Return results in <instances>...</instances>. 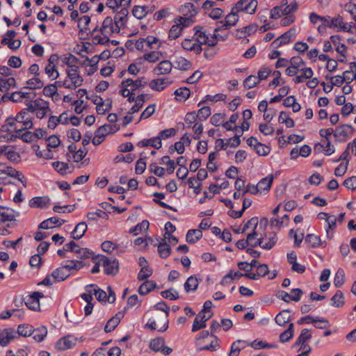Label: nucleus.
<instances>
[{
  "label": "nucleus",
  "instance_id": "nucleus-63",
  "mask_svg": "<svg viewBox=\"0 0 356 356\" xmlns=\"http://www.w3.org/2000/svg\"><path fill=\"white\" fill-rule=\"evenodd\" d=\"M161 296L164 298H167V299H170V300H177L179 298L177 291L173 289H170L168 290L162 291Z\"/></svg>",
  "mask_w": 356,
  "mask_h": 356
},
{
  "label": "nucleus",
  "instance_id": "nucleus-60",
  "mask_svg": "<svg viewBox=\"0 0 356 356\" xmlns=\"http://www.w3.org/2000/svg\"><path fill=\"white\" fill-rule=\"evenodd\" d=\"M313 324L315 327L318 329H325L327 328L330 325L329 322L325 318H320L318 317H315L313 320Z\"/></svg>",
  "mask_w": 356,
  "mask_h": 356
},
{
  "label": "nucleus",
  "instance_id": "nucleus-26",
  "mask_svg": "<svg viewBox=\"0 0 356 356\" xmlns=\"http://www.w3.org/2000/svg\"><path fill=\"white\" fill-rule=\"evenodd\" d=\"M290 310L284 309L281 311L275 318L276 323L282 327L285 326V325L289 321L290 316H289Z\"/></svg>",
  "mask_w": 356,
  "mask_h": 356
},
{
  "label": "nucleus",
  "instance_id": "nucleus-40",
  "mask_svg": "<svg viewBox=\"0 0 356 356\" xmlns=\"http://www.w3.org/2000/svg\"><path fill=\"white\" fill-rule=\"evenodd\" d=\"M332 305L336 307H341L344 305V296L343 293L338 290L331 298Z\"/></svg>",
  "mask_w": 356,
  "mask_h": 356
},
{
  "label": "nucleus",
  "instance_id": "nucleus-43",
  "mask_svg": "<svg viewBox=\"0 0 356 356\" xmlns=\"http://www.w3.org/2000/svg\"><path fill=\"white\" fill-rule=\"evenodd\" d=\"M79 59L74 55L70 54L69 56L65 57L63 58V63L67 65L66 69H74L79 68V66L76 65Z\"/></svg>",
  "mask_w": 356,
  "mask_h": 356
},
{
  "label": "nucleus",
  "instance_id": "nucleus-56",
  "mask_svg": "<svg viewBox=\"0 0 356 356\" xmlns=\"http://www.w3.org/2000/svg\"><path fill=\"white\" fill-rule=\"evenodd\" d=\"M161 163L168 164L167 172L169 174H172L174 172L175 169V162L173 160H171L168 156H163L161 159Z\"/></svg>",
  "mask_w": 356,
  "mask_h": 356
},
{
  "label": "nucleus",
  "instance_id": "nucleus-14",
  "mask_svg": "<svg viewBox=\"0 0 356 356\" xmlns=\"http://www.w3.org/2000/svg\"><path fill=\"white\" fill-rule=\"evenodd\" d=\"M295 29H291L283 35L277 38L276 40H275L272 42L271 46H273L274 48H277L283 44H288L290 42L291 38L295 35Z\"/></svg>",
  "mask_w": 356,
  "mask_h": 356
},
{
  "label": "nucleus",
  "instance_id": "nucleus-29",
  "mask_svg": "<svg viewBox=\"0 0 356 356\" xmlns=\"http://www.w3.org/2000/svg\"><path fill=\"white\" fill-rule=\"evenodd\" d=\"M330 27H339L344 31L350 33V29L353 27V25H350V27H348L343 23L342 17L338 15L337 17L331 19Z\"/></svg>",
  "mask_w": 356,
  "mask_h": 356
},
{
  "label": "nucleus",
  "instance_id": "nucleus-31",
  "mask_svg": "<svg viewBox=\"0 0 356 356\" xmlns=\"http://www.w3.org/2000/svg\"><path fill=\"white\" fill-rule=\"evenodd\" d=\"M47 328L44 326H41L35 330L32 329L31 336L35 341L40 342L44 339V337L47 336Z\"/></svg>",
  "mask_w": 356,
  "mask_h": 356
},
{
  "label": "nucleus",
  "instance_id": "nucleus-11",
  "mask_svg": "<svg viewBox=\"0 0 356 356\" xmlns=\"http://www.w3.org/2000/svg\"><path fill=\"white\" fill-rule=\"evenodd\" d=\"M102 35H111L114 33H119V31H115V24L111 17H106L102 23V26L99 29Z\"/></svg>",
  "mask_w": 356,
  "mask_h": 356
},
{
  "label": "nucleus",
  "instance_id": "nucleus-9",
  "mask_svg": "<svg viewBox=\"0 0 356 356\" xmlns=\"http://www.w3.org/2000/svg\"><path fill=\"white\" fill-rule=\"evenodd\" d=\"M263 231H261V238L262 239V243L261 248L265 250H270L277 243L276 234L273 232L265 233L264 235L261 234Z\"/></svg>",
  "mask_w": 356,
  "mask_h": 356
},
{
  "label": "nucleus",
  "instance_id": "nucleus-58",
  "mask_svg": "<svg viewBox=\"0 0 356 356\" xmlns=\"http://www.w3.org/2000/svg\"><path fill=\"white\" fill-rule=\"evenodd\" d=\"M17 333L23 337L31 336L32 327L29 325H20L17 327Z\"/></svg>",
  "mask_w": 356,
  "mask_h": 356
},
{
  "label": "nucleus",
  "instance_id": "nucleus-24",
  "mask_svg": "<svg viewBox=\"0 0 356 356\" xmlns=\"http://www.w3.org/2000/svg\"><path fill=\"white\" fill-rule=\"evenodd\" d=\"M138 145L140 147L152 146L157 149L162 146L161 137H154L149 139L143 140L138 142Z\"/></svg>",
  "mask_w": 356,
  "mask_h": 356
},
{
  "label": "nucleus",
  "instance_id": "nucleus-48",
  "mask_svg": "<svg viewBox=\"0 0 356 356\" xmlns=\"http://www.w3.org/2000/svg\"><path fill=\"white\" fill-rule=\"evenodd\" d=\"M1 42L2 44H6L10 49L14 50L17 49L21 44V41L19 40H13L6 37H4L1 40Z\"/></svg>",
  "mask_w": 356,
  "mask_h": 356
},
{
  "label": "nucleus",
  "instance_id": "nucleus-7",
  "mask_svg": "<svg viewBox=\"0 0 356 356\" xmlns=\"http://www.w3.org/2000/svg\"><path fill=\"white\" fill-rule=\"evenodd\" d=\"M238 13V11L234 10V7H233L230 13H229L226 16L225 21L220 22V24H222V25L216 28L214 32L216 33L222 29H229L232 26L236 25L238 20V17L237 15Z\"/></svg>",
  "mask_w": 356,
  "mask_h": 356
},
{
  "label": "nucleus",
  "instance_id": "nucleus-59",
  "mask_svg": "<svg viewBox=\"0 0 356 356\" xmlns=\"http://www.w3.org/2000/svg\"><path fill=\"white\" fill-rule=\"evenodd\" d=\"M155 109H156V104H153L149 105L141 113L140 120L147 119L149 117H151L155 112Z\"/></svg>",
  "mask_w": 356,
  "mask_h": 356
},
{
  "label": "nucleus",
  "instance_id": "nucleus-1",
  "mask_svg": "<svg viewBox=\"0 0 356 356\" xmlns=\"http://www.w3.org/2000/svg\"><path fill=\"white\" fill-rule=\"evenodd\" d=\"M268 224V220L266 218H262L259 224L257 217L252 218L244 225L241 233H245L248 230L250 232L247 234L248 245L252 248L260 246L262 243L261 238V231H264Z\"/></svg>",
  "mask_w": 356,
  "mask_h": 356
},
{
  "label": "nucleus",
  "instance_id": "nucleus-28",
  "mask_svg": "<svg viewBox=\"0 0 356 356\" xmlns=\"http://www.w3.org/2000/svg\"><path fill=\"white\" fill-rule=\"evenodd\" d=\"M15 83V79L13 77L3 78L0 76V91L6 92L11 87H14Z\"/></svg>",
  "mask_w": 356,
  "mask_h": 356
},
{
  "label": "nucleus",
  "instance_id": "nucleus-12",
  "mask_svg": "<svg viewBox=\"0 0 356 356\" xmlns=\"http://www.w3.org/2000/svg\"><path fill=\"white\" fill-rule=\"evenodd\" d=\"M76 339L72 335H67L60 339L56 343V348L59 350H65L73 347Z\"/></svg>",
  "mask_w": 356,
  "mask_h": 356
},
{
  "label": "nucleus",
  "instance_id": "nucleus-32",
  "mask_svg": "<svg viewBox=\"0 0 356 356\" xmlns=\"http://www.w3.org/2000/svg\"><path fill=\"white\" fill-rule=\"evenodd\" d=\"M202 236V233L200 229H191L186 234V240L189 243H194Z\"/></svg>",
  "mask_w": 356,
  "mask_h": 356
},
{
  "label": "nucleus",
  "instance_id": "nucleus-55",
  "mask_svg": "<svg viewBox=\"0 0 356 356\" xmlns=\"http://www.w3.org/2000/svg\"><path fill=\"white\" fill-rule=\"evenodd\" d=\"M164 345V340L161 338L152 339L149 343V348L154 351L161 350Z\"/></svg>",
  "mask_w": 356,
  "mask_h": 356
},
{
  "label": "nucleus",
  "instance_id": "nucleus-25",
  "mask_svg": "<svg viewBox=\"0 0 356 356\" xmlns=\"http://www.w3.org/2000/svg\"><path fill=\"white\" fill-rule=\"evenodd\" d=\"M299 72H301V74L293 79L296 83H303L306 79H311L314 74L311 67L301 68Z\"/></svg>",
  "mask_w": 356,
  "mask_h": 356
},
{
  "label": "nucleus",
  "instance_id": "nucleus-42",
  "mask_svg": "<svg viewBox=\"0 0 356 356\" xmlns=\"http://www.w3.org/2000/svg\"><path fill=\"white\" fill-rule=\"evenodd\" d=\"M278 121L280 123L285 124L286 127L288 128L293 127L295 124L293 120L289 118L288 114L284 111H282L280 113Z\"/></svg>",
  "mask_w": 356,
  "mask_h": 356
},
{
  "label": "nucleus",
  "instance_id": "nucleus-21",
  "mask_svg": "<svg viewBox=\"0 0 356 356\" xmlns=\"http://www.w3.org/2000/svg\"><path fill=\"white\" fill-rule=\"evenodd\" d=\"M15 334L11 329L0 330V345L6 346L15 337Z\"/></svg>",
  "mask_w": 356,
  "mask_h": 356
},
{
  "label": "nucleus",
  "instance_id": "nucleus-50",
  "mask_svg": "<svg viewBox=\"0 0 356 356\" xmlns=\"http://www.w3.org/2000/svg\"><path fill=\"white\" fill-rule=\"evenodd\" d=\"M356 78V74L353 75L352 78L343 77L342 76L338 75L334 77L333 80L331 81V83L334 86H340L343 82L350 83Z\"/></svg>",
  "mask_w": 356,
  "mask_h": 356
},
{
  "label": "nucleus",
  "instance_id": "nucleus-5",
  "mask_svg": "<svg viewBox=\"0 0 356 356\" xmlns=\"http://www.w3.org/2000/svg\"><path fill=\"white\" fill-rule=\"evenodd\" d=\"M99 263L104 268V271L106 275H115L118 272L119 264L116 259H110L106 256H99Z\"/></svg>",
  "mask_w": 356,
  "mask_h": 356
},
{
  "label": "nucleus",
  "instance_id": "nucleus-38",
  "mask_svg": "<svg viewBox=\"0 0 356 356\" xmlns=\"http://www.w3.org/2000/svg\"><path fill=\"white\" fill-rule=\"evenodd\" d=\"M198 286V280L195 276H191L184 284L186 292L195 291Z\"/></svg>",
  "mask_w": 356,
  "mask_h": 356
},
{
  "label": "nucleus",
  "instance_id": "nucleus-54",
  "mask_svg": "<svg viewBox=\"0 0 356 356\" xmlns=\"http://www.w3.org/2000/svg\"><path fill=\"white\" fill-rule=\"evenodd\" d=\"M345 281V273L343 270L339 269L335 274L334 279V284L336 287L341 286Z\"/></svg>",
  "mask_w": 356,
  "mask_h": 356
},
{
  "label": "nucleus",
  "instance_id": "nucleus-18",
  "mask_svg": "<svg viewBox=\"0 0 356 356\" xmlns=\"http://www.w3.org/2000/svg\"><path fill=\"white\" fill-rule=\"evenodd\" d=\"M122 85L124 86H129L131 92H134L137 89L144 87L146 85V81L144 78H139L135 81L127 79L122 81Z\"/></svg>",
  "mask_w": 356,
  "mask_h": 356
},
{
  "label": "nucleus",
  "instance_id": "nucleus-44",
  "mask_svg": "<svg viewBox=\"0 0 356 356\" xmlns=\"http://www.w3.org/2000/svg\"><path fill=\"white\" fill-rule=\"evenodd\" d=\"M149 222L147 220H143L140 224L131 227L129 229V233L137 235L139 232L147 230L149 228Z\"/></svg>",
  "mask_w": 356,
  "mask_h": 356
},
{
  "label": "nucleus",
  "instance_id": "nucleus-36",
  "mask_svg": "<svg viewBox=\"0 0 356 356\" xmlns=\"http://www.w3.org/2000/svg\"><path fill=\"white\" fill-rule=\"evenodd\" d=\"M353 127L348 124L337 127L334 131L335 137H346L352 132Z\"/></svg>",
  "mask_w": 356,
  "mask_h": 356
},
{
  "label": "nucleus",
  "instance_id": "nucleus-8",
  "mask_svg": "<svg viewBox=\"0 0 356 356\" xmlns=\"http://www.w3.org/2000/svg\"><path fill=\"white\" fill-rule=\"evenodd\" d=\"M58 57L56 54H52L48 60V64L44 68L45 73L52 80L56 79L59 76V73L56 67L55 63Z\"/></svg>",
  "mask_w": 356,
  "mask_h": 356
},
{
  "label": "nucleus",
  "instance_id": "nucleus-22",
  "mask_svg": "<svg viewBox=\"0 0 356 356\" xmlns=\"http://www.w3.org/2000/svg\"><path fill=\"white\" fill-rule=\"evenodd\" d=\"M65 222V220H60L56 217H52L45 220H43L39 225L40 229H48L54 227L56 225L60 226Z\"/></svg>",
  "mask_w": 356,
  "mask_h": 356
},
{
  "label": "nucleus",
  "instance_id": "nucleus-30",
  "mask_svg": "<svg viewBox=\"0 0 356 356\" xmlns=\"http://www.w3.org/2000/svg\"><path fill=\"white\" fill-rule=\"evenodd\" d=\"M87 225L84 222L78 223L72 232V238L74 239L82 238L87 230Z\"/></svg>",
  "mask_w": 356,
  "mask_h": 356
},
{
  "label": "nucleus",
  "instance_id": "nucleus-34",
  "mask_svg": "<svg viewBox=\"0 0 356 356\" xmlns=\"http://www.w3.org/2000/svg\"><path fill=\"white\" fill-rule=\"evenodd\" d=\"M195 35L197 38V42L200 44H206L208 35L206 33V31L204 30V28L202 26H195L194 28Z\"/></svg>",
  "mask_w": 356,
  "mask_h": 356
},
{
  "label": "nucleus",
  "instance_id": "nucleus-51",
  "mask_svg": "<svg viewBox=\"0 0 356 356\" xmlns=\"http://www.w3.org/2000/svg\"><path fill=\"white\" fill-rule=\"evenodd\" d=\"M58 86V84L57 83V81H56L54 83L49 84L47 86H45L43 88V94L47 97H53L55 95H58L57 93V87Z\"/></svg>",
  "mask_w": 356,
  "mask_h": 356
},
{
  "label": "nucleus",
  "instance_id": "nucleus-39",
  "mask_svg": "<svg viewBox=\"0 0 356 356\" xmlns=\"http://www.w3.org/2000/svg\"><path fill=\"white\" fill-rule=\"evenodd\" d=\"M156 285V283L154 282L146 281L140 286L138 293L142 296L146 295L154 289Z\"/></svg>",
  "mask_w": 356,
  "mask_h": 356
},
{
  "label": "nucleus",
  "instance_id": "nucleus-6",
  "mask_svg": "<svg viewBox=\"0 0 356 356\" xmlns=\"http://www.w3.org/2000/svg\"><path fill=\"white\" fill-rule=\"evenodd\" d=\"M234 7L238 12L244 11L252 15L256 11L257 1V0H239Z\"/></svg>",
  "mask_w": 356,
  "mask_h": 356
},
{
  "label": "nucleus",
  "instance_id": "nucleus-16",
  "mask_svg": "<svg viewBox=\"0 0 356 356\" xmlns=\"http://www.w3.org/2000/svg\"><path fill=\"white\" fill-rule=\"evenodd\" d=\"M128 13L127 8H122L121 10L115 15L113 21L115 24V31H120L121 28L124 26Z\"/></svg>",
  "mask_w": 356,
  "mask_h": 356
},
{
  "label": "nucleus",
  "instance_id": "nucleus-45",
  "mask_svg": "<svg viewBox=\"0 0 356 356\" xmlns=\"http://www.w3.org/2000/svg\"><path fill=\"white\" fill-rule=\"evenodd\" d=\"M259 83V80L256 76L250 75L243 81V86L245 89H250Z\"/></svg>",
  "mask_w": 356,
  "mask_h": 356
},
{
  "label": "nucleus",
  "instance_id": "nucleus-15",
  "mask_svg": "<svg viewBox=\"0 0 356 356\" xmlns=\"http://www.w3.org/2000/svg\"><path fill=\"white\" fill-rule=\"evenodd\" d=\"M211 317V314L208 316L204 314V312H200L196 316L192 326V332H196L201 328L206 327V322Z\"/></svg>",
  "mask_w": 356,
  "mask_h": 356
},
{
  "label": "nucleus",
  "instance_id": "nucleus-47",
  "mask_svg": "<svg viewBox=\"0 0 356 356\" xmlns=\"http://www.w3.org/2000/svg\"><path fill=\"white\" fill-rule=\"evenodd\" d=\"M5 156L6 159H8L9 161L13 162H18L19 161V154L18 152H17L13 147L10 146H8V149L6 150Z\"/></svg>",
  "mask_w": 356,
  "mask_h": 356
},
{
  "label": "nucleus",
  "instance_id": "nucleus-53",
  "mask_svg": "<svg viewBox=\"0 0 356 356\" xmlns=\"http://www.w3.org/2000/svg\"><path fill=\"white\" fill-rule=\"evenodd\" d=\"M161 56L162 54L159 51H152L144 54L143 58L149 63H155L161 58Z\"/></svg>",
  "mask_w": 356,
  "mask_h": 356
},
{
  "label": "nucleus",
  "instance_id": "nucleus-49",
  "mask_svg": "<svg viewBox=\"0 0 356 356\" xmlns=\"http://www.w3.org/2000/svg\"><path fill=\"white\" fill-rule=\"evenodd\" d=\"M26 83L28 86L24 88H29L32 90L41 88L44 85L43 82L38 77L30 79L26 81Z\"/></svg>",
  "mask_w": 356,
  "mask_h": 356
},
{
  "label": "nucleus",
  "instance_id": "nucleus-61",
  "mask_svg": "<svg viewBox=\"0 0 356 356\" xmlns=\"http://www.w3.org/2000/svg\"><path fill=\"white\" fill-rule=\"evenodd\" d=\"M132 13L134 16L138 19H143L147 15V11L144 6H135Z\"/></svg>",
  "mask_w": 356,
  "mask_h": 356
},
{
  "label": "nucleus",
  "instance_id": "nucleus-3",
  "mask_svg": "<svg viewBox=\"0 0 356 356\" xmlns=\"http://www.w3.org/2000/svg\"><path fill=\"white\" fill-rule=\"evenodd\" d=\"M67 79L64 81H58V87L74 90L81 86L83 79L80 75L79 67L74 69H66Z\"/></svg>",
  "mask_w": 356,
  "mask_h": 356
},
{
  "label": "nucleus",
  "instance_id": "nucleus-13",
  "mask_svg": "<svg viewBox=\"0 0 356 356\" xmlns=\"http://www.w3.org/2000/svg\"><path fill=\"white\" fill-rule=\"evenodd\" d=\"M172 82L169 78L154 79L148 83V86L154 91H162Z\"/></svg>",
  "mask_w": 356,
  "mask_h": 356
},
{
  "label": "nucleus",
  "instance_id": "nucleus-41",
  "mask_svg": "<svg viewBox=\"0 0 356 356\" xmlns=\"http://www.w3.org/2000/svg\"><path fill=\"white\" fill-rule=\"evenodd\" d=\"M250 346L256 350L264 349V348H271L276 347V345L270 344L266 341L262 340L255 339L252 342L250 343Z\"/></svg>",
  "mask_w": 356,
  "mask_h": 356
},
{
  "label": "nucleus",
  "instance_id": "nucleus-33",
  "mask_svg": "<svg viewBox=\"0 0 356 356\" xmlns=\"http://www.w3.org/2000/svg\"><path fill=\"white\" fill-rule=\"evenodd\" d=\"M158 252L161 258H167L171 253V248L165 239L158 245Z\"/></svg>",
  "mask_w": 356,
  "mask_h": 356
},
{
  "label": "nucleus",
  "instance_id": "nucleus-23",
  "mask_svg": "<svg viewBox=\"0 0 356 356\" xmlns=\"http://www.w3.org/2000/svg\"><path fill=\"white\" fill-rule=\"evenodd\" d=\"M51 276L53 277L54 282H57L67 279L70 276V273L67 270L66 268H65V266H63L54 270L51 273Z\"/></svg>",
  "mask_w": 356,
  "mask_h": 356
},
{
  "label": "nucleus",
  "instance_id": "nucleus-10",
  "mask_svg": "<svg viewBox=\"0 0 356 356\" xmlns=\"http://www.w3.org/2000/svg\"><path fill=\"white\" fill-rule=\"evenodd\" d=\"M43 296L44 295L41 292H34L28 297L24 303L29 309L33 311H38L40 310L39 299Z\"/></svg>",
  "mask_w": 356,
  "mask_h": 356
},
{
  "label": "nucleus",
  "instance_id": "nucleus-57",
  "mask_svg": "<svg viewBox=\"0 0 356 356\" xmlns=\"http://www.w3.org/2000/svg\"><path fill=\"white\" fill-rule=\"evenodd\" d=\"M305 243H307L310 247L314 248L320 245L321 239L318 236L308 234L306 236Z\"/></svg>",
  "mask_w": 356,
  "mask_h": 356
},
{
  "label": "nucleus",
  "instance_id": "nucleus-46",
  "mask_svg": "<svg viewBox=\"0 0 356 356\" xmlns=\"http://www.w3.org/2000/svg\"><path fill=\"white\" fill-rule=\"evenodd\" d=\"M183 29L182 28L177 24L175 23L172 26L169 31L168 37L170 40H175L180 36L181 34Z\"/></svg>",
  "mask_w": 356,
  "mask_h": 356
},
{
  "label": "nucleus",
  "instance_id": "nucleus-27",
  "mask_svg": "<svg viewBox=\"0 0 356 356\" xmlns=\"http://www.w3.org/2000/svg\"><path fill=\"white\" fill-rule=\"evenodd\" d=\"M191 63L184 57L178 56L175 60V67L180 70H188L191 68Z\"/></svg>",
  "mask_w": 356,
  "mask_h": 356
},
{
  "label": "nucleus",
  "instance_id": "nucleus-35",
  "mask_svg": "<svg viewBox=\"0 0 356 356\" xmlns=\"http://www.w3.org/2000/svg\"><path fill=\"white\" fill-rule=\"evenodd\" d=\"M273 179L274 176L273 175H270L266 177L261 179L257 184L260 191H268L271 187Z\"/></svg>",
  "mask_w": 356,
  "mask_h": 356
},
{
  "label": "nucleus",
  "instance_id": "nucleus-64",
  "mask_svg": "<svg viewBox=\"0 0 356 356\" xmlns=\"http://www.w3.org/2000/svg\"><path fill=\"white\" fill-rule=\"evenodd\" d=\"M298 6V3L296 1H293L284 8L282 9V14L283 15H291V14L297 10Z\"/></svg>",
  "mask_w": 356,
  "mask_h": 356
},
{
  "label": "nucleus",
  "instance_id": "nucleus-37",
  "mask_svg": "<svg viewBox=\"0 0 356 356\" xmlns=\"http://www.w3.org/2000/svg\"><path fill=\"white\" fill-rule=\"evenodd\" d=\"M294 334L293 324L290 323L288 328L280 335V341L282 343L288 342Z\"/></svg>",
  "mask_w": 356,
  "mask_h": 356
},
{
  "label": "nucleus",
  "instance_id": "nucleus-4",
  "mask_svg": "<svg viewBox=\"0 0 356 356\" xmlns=\"http://www.w3.org/2000/svg\"><path fill=\"white\" fill-rule=\"evenodd\" d=\"M168 314L155 313L152 319H149L146 323L145 327L151 330H157L158 332H165L168 328Z\"/></svg>",
  "mask_w": 356,
  "mask_h": 356
},
{
  "label": "nucleus",
  "instance_id": "nucleus-52",
  "mask_svg": "<svg viewBox=\"0 0 356 356\" xmlns=\"http://www.w3.org/2000/svg\"><path fill=\"white\" fill-rule=\"evenodd\" d=\"M175 95L179 101H185L190 96V90L187 88H180L175 90Z\"/></svg>",
  "mask_w": 356,
  "mask_h": 356
},
{
  "label": "nucleus",
  "instance_id": "nucleus-17",
  "mask_svg": "<svg viewBox=\"0 0 356 356\" xmlns=\"http://www.w3.org/2000/svg\"><path fill=\"white\" fill-rule=\"evenodd\" d=\"M172 68V63L168 60L161 61L154 69V72L156 75H165L171 72Z\"/></svg>",
  "mask_w": 356,
  "mask_h": 356
},
{
  "label": "nucleus",
  "instance_id": "nucleus-2",
  "mask_svg": "<svg viewBox=\"0 0 356 356\" xmlns=\"http://www.w3.org/2000/svg\"><path fill=\"white\" fill-rule=\"evenodd\" d=\"M33 116L27 110H22L15 118H8L6 120L8 130L15 134H21L23 131L33 128Z\"/></svg>",
  "mask_w": 356,
  "mask_h": 356
},
{
  "label": "nucleus",
  "instance_id": "nucleus-20",
  "mask_svg": "<svg viewBox=\"0 0 356 356\" xmlns=\"http://www.w3.org/2000/svg\"><path fill=\"white\" fill-rule=\"evenodd\" d=\"M123 316L122 312H118L115 316L110 318L104 327L105 332H110L113 331L118 325Z\"/></svg>",
  "mask_w": 356,
  "mask_h": 356
},
{
  "label": "nucleus",
  "instance_id": "nucleus-62",
  "mask_svg": "<svg viewBox=\"0 0 356 356\" xmlns=\"http://www.w3.org/2000/svg\"><path fill=\"white\" fill-rule=\"evenodd\" d=\"M152 274V270L149 267L142 268L138 274L139 280H144L149 277Z\"/></svg>",
  "mask_w": 356,
  "mask_h": 356
},
{
  "label": "nucleus",
  "instance_id": "nucleus-19",
  "mask_svg": "<svg viewBox=\"0 0 356 356\" xmlns=\"http://www.w3.org/2000/svg\"><path fill=\"white\" fill-rule=\"evenodd\" d=\"M50 204V200L48 197H36L32 198L29 202V206L32 208H45Z\"/></svg>",
  "mask_w": 356,
  "mask_h": 356
}]
</instances>
